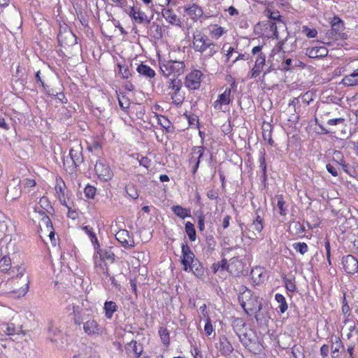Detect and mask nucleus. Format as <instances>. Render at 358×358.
<instances>
[{"mask_svg": "<svg viewBox=\"0 0 358 358\" xmlns=\"http://www.w3.org/2000/svg\"><path fill=\"white\" fill-rule=\"evenodd\" d=\"M193 48L201 53L206 58L212 57L218 52L219 46L213 43L209 37L198 31L193 36Z\"/></svg>", "mask_w": 358, "mask_h": 358, "instance_id": "obj_1", "label": "nucleus"}, {"mask_svg": "<svg viewBox=\"0 0 358 358\" xmlns=\"http://www.w3.org/2000/svg\"><path fill=\"white\" fill-rule=\"evenodd\" d=\"M238 300L244 312L250 317L260 304L266 301L264 298L255 295L250 289L239 294Z\"/></svg>", "mask_w": 358, "mask_h": 358, "instance_id": "obj_2", "label": "nucleus"}, {"mask_svg": "<svg viewBox=\"0 0 358 358\" xmlns=\"http://www.w3.org/2000/svg\"><path fill=\"white\" fill-rule=\"evenodd\" d=\"M331 29L328 30L323 39V43L331 45L338 40H345L347 34L343 31L345 29L343 21L338 16H334L331 21Z\"/></svg>", "mask_w": 358, "mask_h": 358, "instance_id": "obj_3", "label": "nucleus"}, {"mask_svg": "<svg viewBox=\"0 0 358 358\" xmlns=\"http://www.w3.org/2000/svg\"><path fill=\"white\" fill-rule=\"evenodd\" d=\"M83 162V156L82 147L78 144L76 147L71 148L69 150V156L63 159L64 166L69 172L76 171V169Z\"/></svg>", "mask_w": 358, "mask_h": 358, "instance_id": "obj_4", "label": "nucleus"}, {"mask_svg": "<svg viewBox=\"0 0 358 358\" xmlns=\"http://www.w3.org/2000/svg\"><path fill=\"white\" fill-rule=\"evenodd\" d=\"M159 64L162 75L166 78L171 76L174 78L184 72L185 64L182 62L169 60L160 62Z\"/></svg>", "mask_w": 358, "mask_h": 358, "instance_id": "obj_5", "label": "nucleus"}, {"mask_svg": "<svg viewBox=\"0 0 358 358\" xmlns=\"http://www.w3.org/2000/svg\"><path fill=\"white\" fill-rule=\"evenodd\" d=\"M271 306L266 300L260 304L259 308L252 313V317L255 319L257 324L261 327H267L271 319Z\"/></svg>", "mask_w": 358, "mask_h": 358, "instance_id": "obj_6", "label": "nucleus"}, {"mask_svg": "<svg viewBox=\"0 0 358 358\" xmlns=\"http://www.w3.org/2000/svg\"><path fill=\"white\" fill-rule=\"evenodd\" d=\"M94 171L99 179L103 182L110 181L114 176L107 160L103 157H99L96 160Z\"/></svg>", "mask_w": 358, "mask_h": 358, "instance_id": "obj_7", "label": "nucleus"}, {"mask_svg": "<svg viewBox=\"0 0 358 358\" xmlns=\"http://www.w3.org/2000/svg\"><path fill=\"white\" fill-rule=\"evenodd\" d=\"M181 260L183 271L190 272V266L197 259L195 257L194 253L187 243H182L181 245Z\"/></svg>", "mask_w": 358, "mask_h": 358, "instance_id": "obj_8", "label": "nucleus"}, {"mask_svg": "<svg viewBox=\"0 0 358 358\" xmlns=\"http://www.w3.org/2000/svg\"><path fill=\"white\" fill-rule=\"evenodd\" d=\"M73 315L74 323L80 325L92 318V310L80 306H73Z\"/></svg>", "mask_w": 358, "mask_h": 358, "instance_id": "obj_9", "label": "nucleus"}, {"mask_svg": "<svg viewBox=\"0 0 358 358\" xmlns=\"http://www.w3.org/2000/svg\"><path fill=\"white\" fill-rule=\"evenodd\" d=\"M57 38L59 45L64 48L72 46L77 43L76 35L68 28L60 30Z\"/></svg>", "mask_w": 358, "mask_h": 358, "instance_id": "obj_10", "label": "nucleus"}, {"mask_svg": "<svg viewBox=\"0 0 358 358\" xmlns=\"http://www.w3.org/2000/svg\"><path fill=\"white\" fill-rule=\"evenodd\" d=\"M124 350L128 357L140 358L143 355V347L141 343L131 340L124 345Z\"/></svg>", "mask_w": 358, "mask_h": 358, "instance_id": "obj_11", "label": "nucleus"}, {"mask_svg": "<svg viewBox=\"0 0 358 358\" xmlns=\"http://www.w3.org/2000/svg\"><path fill=\"white\" fill-rule=\"evenodd\" d=\"M204 152V147L202 146H194L193 147L192 152L190 153L191 158L189 159V164H194L192 167V174L195 175L197 172V170L199 167L201 158L203 156Z\"/></svg>", "mask_w": 358, "mask_h": 358, "instance_id": "obj_12", "label": "nucleus"}, {"mask_svg": "<svg viewBox=\"0 0 358 358\" xmlns=\"http://www.w3.org/2000/svg\"><path fill=\"white\" fill-rule=\"evenodd\" d=\"M203 73L199 70H194L189 73L185 78V85L189 90H197L201 85V78Z\"/></svg>", "mask_w": 358, "mask_h": 358, "instance_id": "obj_13", "label": "nucleus"}, {"mask_svg": "<svg viewBox=\"0 0 358 358\" xmlns=\"http://www.w3.org/2000/svg\"><path fill=\"white\" fill-rule=\"evenodd\" d=\"M341 263L347 273L354 274L358 271V259L352 255L343 256Z\"/></svg>", "mask_w": 358, "mask_h": 358, "instance_id": "obj_14", "label": "nucleus"}, {"mask_svg": "<svg viewBox=\"0 0 358 358\" xmlns=\"http://www.w3.org/2000/svg\"><path fill=\"white\" fill-rule=\"evenodd\" d=\"M300 101L306 106L310 104L311 101H313L312 94L309 92H306L302 94L299 97L293 98L289 103V108H293L294 111L296 113H300V106H298L300 103Z\"/></svg>", "mask_w": 358, "mask_h": 358, "instance_id": "obj_15", "label": "nucleus"}, {"mask_svg": "<svg viewBox=\"0 0 358 358\" xmlns=\"http://www.w3.org/2000/svg\"><path fill=\"white\" fill-rule=\"evenodd\" d=\"M115 238L125 248L134 247V239L130 237L129 232L127 229L119 230L115 234Z\"/></svg>", "mask_w": 358, "mask_h": 358, "instance_id": "obj_16", "label": "nucleus"}, {"mask_svg": "<svg viewBox=\"0 0 358 358\" xmlns=\"http://www.w3.org/2000/svg\"><path fill=\"white\" fill-rule=\"evenodd\" d=\"M83 330L89 336L99 335L102 333V327L95 320L92 318L84 322Z\"/></svg>", "mask_w": 358, "mask_h": 358, "instance_id": "obj_17", "label": "nucleus"}, {"mask_svg": "<svg viewBox=\"0 0 358 358\" xmlns=\"http://www.w3.org/2000/svg\"><path fill=\"white\" fill-rule=\"evenodd\" d=\"M115 255L111 252L110 249H106L103 250L101 248V252L99 254L96 253V251H94V254L93 256L94 262L95 266H97L98 264L101 266L102 262L105 260L110 261L113 262L115 259Z\"/></svg>", "mask_w": 358, "mask_h": 358, "instance_id": "obj_18", "label": "nucleus"}, {"mask_svg": "<svg viewBox=\"0 0 358 358\" xmlns=\"http://www.w3.org/2000/svg\"><path fill=\"white\" fill-rule=\"evenodd\" d=\"M217 348L219 349V351L223 356L229 355L234 350L232 345L225 336L220 337L219 343L217 344Z\"/></svg>", "mask_w": 358, "mask_h": 358, "instance_id": "obj_19", "label": "nucleus"}, {"mask_svg": "<svg viewBox=\"0 0 358 358\" xmlns=\"http://www.w3.org/2000/svg\"><path fill=\"white\" fill-rule=\"evenodd\" d=\"M128 15L138 23H150V19L148 17L146 14L140 9L137 10L134 6L130 8Z\"/></svg>", "mask_w": 358, "mask_h": 358, "instance_id": "obj_20", "label": "nucleus"}, {"mask_svg": "<svg viewBox=\"0 0 358 358\" xmlns=\"http://www.w3.org/2000/svg\"><path fill=\"white\" fill-rule=\"evenodd\" d=\"M82 230L88 236L94 247V251H96V253L99 254L101 252V245L93 228L90 225H85L82 227Z\"/></svg>", "mask_w": 358, "mask_h": 358, "instance_id": "obj_21", "label": "nucleus"}, {"mask_svg": "<svg viewBox=\"0 0 358 358\" xmlns=\"http://www.w3.org/2000/svg\"><path fill=\"white\" fill-rule=\"evenodd\" d=\"M231 89L226 88L224 92L218 96L217 99L214 102L213 107L217 110H221L222 105H228L231 102Z\"/></svg>", "mask_w": 358, "mask_h": 358, "instance_id": "obj_22", "label": "nucleus"}, {"mask_svg": "<svg viewBox=\"0 0 358 358\" xmlns=\"http://www.w3.org/2000/svg\"><path fill=\"white\" fill-rule=\"evenodd\" d=\"M183 8L185 13L194 21H196L203 14V11L201 7L197 6L195 3H192L189 6H185Z\"/></svg>", "mask_w": 358, "mask_h": 358, "instance_id": "obj_23", "label": "nucleus"}, {"mask_svg": "<svg viewBox=\"0 0 358 358\" xmlns=\"http://www.w3.org/2000/svg\"><path fill=\"white\" fill-rule=\"evenodd\" d=\"M162 16L171 24L177 26L180 28L182 27V23L181 22L180 19L172 9H163Z\"/></svg>", "mask_w": 358, "mask_h": 358, "instance_id": "obj_24", "label": "nucleus"}, {"mask_svg": "<svg viewBox=\"0 0 358 358\" xmlns=\"http://www.w3.org/2000/svg\"><path fill=\"white\" fill-rule=\"evenodd\" d=\"M266 62V56L263 53H260L258 55L255 64L253 68L251 69V78H256L260 74L261 71L263 70V67L265 65Z\"/></svg>", "mask_w": 358, "mask_h": 358, "instance_id": "obj_25", "label": "nucleus"}, {"mask_svg": "<svg viewBox=\"0 0 358 358\" xmlns=\"http://www.w3.org/2000/svg\"><path fill=\"white\" fill-rule=\"evenodd\" d=\"M305 67V64L299 59L287 58L282 63V68L285 71H292L296 68L303 69Z\"/></svg>", "mask_w": 358, "mask_h": 358, "instance_id": "obj_26", "label": "nucleus"}, {"mask_svg": "<svg viewBox=\"0 0 358 358\" xmlns=\"http://www.w3.org/2000/svg\"><path fill=\"white\" fill-rule=\"evenodd\" d=\"M328 50L324 46H313L307 49L306 55L310 58H318L327 56Z\"/></svg>", "mask_w": 358, "mask_h": 358, "instance_id": "obj_27", "label": "nucleus"}, {"mask_svg": "<svg viewBox=\"0 0 358 358\" xmlns=\"http://www.w3.org/2000/svg\"><path fill=\"white\" fill-rule=\"evenodd\" d=\"M331 356L332 358H338L339 356L340 352H342L345 350V347L341 340V338L338 336H335L334 339L333 337L331 338Z\"/></svg>", "mask_w": 358, "mask_h": 358, "instance_id": "obj_28", "label": "nucleus"}, {"mask_svg": "<svg viewBox=\"0 0 358 358\" xmlns=\"http://www.w3.org/2000/svg\"><path fill=\"white\" fill-rule=\"evenodd\" d=\"M118 310V306L115 301H106L103 304V312L105 317L110 320L112 319L113 314Z\"/></svg>", "mask_w": 358, "mask_h": 358, "instance_id": "obj_29", "label": "nucleus"}, {"mask_svg": "<svg viewBox=\"0 0 358 358\" xmlns=\"http://www.w3.org/2000/svg\"><path fill=\"white\" fill-rule=\"evenodd\" d=\"M341 83L348 87L358 85V69L355 70L352 73L345 76L343 78Z\"/></svg>", "mask_w": 358, "mask_h": 358, "instance_id": "obj_30", "label": "nucleus"}, {"mask_svg": "<svg viewBox=\"0 0 358 358\" xmlns=\"http://www.w3.org/2000/svg\"><path fill=\"white\" fill-rule=\"evenodd\" d=\"M137 72L146 78H153L156 73L155 71L149 66L141 64L136 68Z\"/></svg>", "mask_w": 358, "mask_h": 358, "instance_id": "obj_31", "label": "nucleus"}, {"mask_svg": "<svg viewBox=\"0 0 358 358\" xmlns=\"http://www.w3.org/2000/svg\"><path fill=\"white\" fill-rule=\"evenodd\" d=\"M171 210L176 216L182 219L191 217L190 209L183 208L180 205L173 206Z\"/></svg>", "mask_w": 358, "mask_h": 358, "instance_id": "obj_32", "label": "nucleus"}, {"mask_svg": "<svg viewBox=\"0 0 358 358\" xmlns=\"http://www.w3.org/2000/svg\"><path fill=\"white\" fill-rule=\"evenodd\" d=\"M190 268V272H192L196 277L201 278L204 275L205 268L198 259L191 264Z\"/></svg>", "mask_w": 358, "mask_h": 358, "instance_id": "obj_33", "label": "nucleus"}, {"mask_svg": "<svg viewBox=\"0 0 358 358\" xmlns=\"http://www.w3.org/2000/svg\"><path fill=\"white\" fill-rule=\"evenodd\" d=\"M148 34L155 39H161L162 38V29L159 24L154 22L150 26Z\"/></svg>", "mask_w": 358, "mask_h": 358, "instance_id": "obj_34", "label": "nucleus"}, {"mask_svg": "<svg viewBox=\"0 0 358 358\" xmlns=\"http://www.w3.org/2000/svg\"><path fill=\"white\" fill-rule=\"evenodd\" d=\"M100 136H91V141L88 143V150L91 152L101 151L102 148V141Z\"/></svg>", "mask_w": 358, "mask_h": 358, "instance_id": "obj_35", "label": "nucleus"}, {"mask_svg": "<svg viewBox=\"0 0 358 358\" xmlns=\"http://www.w3.org/2000/svg\"><path fill=\"white\" fill-rule=\"evenodd\" d=\"M275 300L279 303L278 307V312L280 314L285 313L288 308V305L285 297L282 294L277 293L275 294Z\"/></svg>", "mask_w": 358, "mask_h": 358, "instance_id": "obj_36", "label": "nucleus"}, {"mask_svg": "<svg viewBox=\"0 0 358 358\" xmlns=\"http://www.w3.org/2000/svg\"><path fill=\"white\" fill-rule=\"evenodd\" d=\"M282 279L285 283V289L287 292L294 293L296 292V285L295 284V278H287V275H284L282 276Z\"/></svg>", "mask_w": 358, "mask_h": 358, "instance_id": "obj_37", "label": "nucleus"}, {"mask_svg": "<svg viewBox=\"0 0 358 358\" xmlns=\"http://www.w3.org/2000/svg\"><path fill=\"white\" fill-rule=\"evenodd\" d=\"M21 180L19 178H13L8 185L7 187V195L9 194L11 188L15 189V194L13 195L11 199H17L21 194V190L19 189H16V187L20 185Z\"/></svg>", "mask_w": 358, "mask_h": 358, "instance_id": "obj_38", "label": "nucleus"}, {"mask_svg": "<svg viewBox=\"0 0 358 358\" xmlns=\"http://www.w3.org/2000/svg\"><path fill=\"white\" fill-rule=\"evenodd\" d=\"M185 230L190 241H195L196 239V232L194 225L189 221L185 224Z\"/></svg>", "mask_w": 358, "mask_h": 358, "instance_id": "obj_39", "label": "nucleus"}, {"mask_svg": "<svg viewBox=\"0 0 358 358\" xmlns=\"http://www.w3.org/2000/svg\"><path fill=\"white\" fill-rule=\"evenodd\" d=\"M182 87V82L180 80L176 78L175 77L171 79V82L169 85V88L174 90V92L171 94V99H174L175 96L179 93Z\"/></svg>", "mask_w": 358, "mask_h": 358, "instance_id": "obj_40", "label": "nucleus"}, {"mask_svg": "<svg viewBox=\"0 0 358 358\" xmlns=\"http://www.w3.org/2000/svg\"><path fill=\"white\" fill-rule=\"evenodd\" d=\"M212 269L214 273H217L219 270L230 272L229 265L225 258H223L220 262L214 263L212 266Z\"/></svg>", "mask_w": 358, "mask_h": 358, "instance_id": "obj_41", "label": "nucleus"}, {"mask_svg": "<svg viewBox=\"0 0 358 358\" xmlns=\"http://www.w3.org/2000/svg\"><path fill=\"white\" fill-rule=\"evenodd\" d=\"M277 207L281 216H286L288 213L287 206L283 199L282 195L277 196Z\"/></svg>", "mask_w": 358, "mask_h": 358, "instance_id": "obj_42", "label": "nucleus"}, {"mask_svg": "<svg viewBox=\"0 0 358 358\" xmlns=\"http://www.w3.org/2000/svg\"><path fill=\"white\" fill-rule=\"evenodd\" d=\"M11 268V259L8 256H3L0 259V271L6 273Z\"/></svg>", "mask_w": 358, "mask_h": 358, "instance_id": "obj_43", "label": "nucleus"}, {"mask_svg": "<svg viewBox=\"0 0 358 358\" xmlns=\"http://www.w3.org/2000/svg\"><path fill=\"white\" fill-rule=\"evenodd\" d=\"M231 326L236 334H238L245 327V324L242 318L235 317L231 322Z\"/></svg>", "mask_w": 358, "mask_h": 358, "instance_id": "obj_44", "label": "nucleus"}, {"mask_svg": "<svg viewBox=\"0 0 358 358\" xmlns=\"http://www.w3.org/2000/svg\"><path fill=\"white\" fill-rule=\"evenodd\" d=\"M161 341L164 345H169L170 343L169 331L166 328L160 327L158 330Z\"/></svg>", "mask_w": 358, "mask_h": 358, "instance_id": "obj_45", "label": "nucleus"}, {"mask_svg": "<svg viewBox=\"0 0 358 358\" xmlns=\"http://www.w3.org/2000/svg\"><path fill=\"white\" fill-rule=\"evenodd\" d=\"M117 67L119 69V74L122 76V78L127 79L131 76L129 67L127 64H118Z\"/></svg>", "mask_w": 358, "mask_h": 358, "instance_id": "obj_46", "label": "nucleus"}, {"mask_svg": "<svg viewBox=\"0 0 358 358\" xmlns=\"http://www.w3.org/2000/svg\"><path fill=\"white\" fill-rule=\"evenodd\" d=\"M292 353L294 358H305L304 348L300 345H294L292 348Z\"/></svg>", "mask_w": 358, "mask_h": 358, "instance_id": "obj_47", "label": "nucleus"}, {"mask_svg": "<svg viewBox=\"0 0 358 358\" xmlns=\"http://www.w3.org/2000/svg\"><path fill=\"white\" fill-rule=\"evenodd\" d=\"M292 248L297 252H299L301 255H304L306 253L308 250V245L304 242H298V243H294L292 244Z\"/></svg>", "mask_w": 358, "mask_h": 358, "instance_id": "obj_48", "label": "nucleus"}, {"mask_svg": "<svg viewBox=\"0 0 358 358\" xmlns=\"http://www.w3.org/2000/svg\"><path fill=\"white\" fill-rule=\"evenodd\" d=\"M224 33V28L219 27L217 24H213L210 26V34L216 38H220Z\"/></svg>", "mask_w": 358, "mask_h": 358, "instance_id": "obj_49", "label": "nucleus"}, {"mask_svg": "<svg viewBox=\"0 0 358 358\" xmlns=\"http://www.w3.org/2000/svg\"><path fill=\"white\" fill-rule=\"evenodd\" d=\"M37 207L35 208V211L36 212H38V210H37ZM38 213L43 216L42 217V221L43 222V223L46 225V227L48 229H50L51 230H52L54 228H53V225H52V221L50 219V217L45 214V211L43 210H39L38 211Z\"/></svg>", "mask_w": 358, "mask_h": 358, "instance_id": "obj_50", "label": "nucleus"}, {"mask_svg": "<svg viewBox=\"0 0 358 358\" xmlns=\"http://www.w3.org/2000/svg\"><path fill=\"white\" fill-rule=\"evenodd\" d=\"M84 193L87 199H94L96 193V188L92 185H87L84 189Z\"/></svg>", "mask_w": 358, "mask_h": 358, "instance_id": "obj_51", "label": "nucleus"}, {"mask_svg": "<svg viewBox=\"0 0 358 358\" xmlns=\"http://www.w3.org/2000/svg\"><path fill=\"white\" fill-rule=\"evenodd\" d=\"M126 192L131 199H136L138 197L139 194L134 185H129L126 187Z\"/></svg>", "mask_w": 358, "mask_h": 358, "instance_id": "obj_52", "label": "nucleus"}, {"mask_svg": "<svg viewBox=\"0 0 358 358\" xmlns=\"http://www.w3.org/2000/svg\"><path fill=\"white\" fill-rule=\"evenodd\" d=\"M302 32L308 38H315L317 35V31L315 29H310L307 26H303Z\"/></svg>", "mask_w": 358, "mask_h": 358, "instance_id": "obj_53", "label": "nucleus"}, {"mask_svg": "<svg viewBox=\"0 0 358 358\" xmlns=\"http://www.w3.org/2000/svg\"><path fill=\"white\" fill-rule=\"evenodd\" d=\"M65 187V183L64 182V180L60 178L59 179H57V185L55 186V190H56V192L58 194H61L62 196L64 195V189Z\"/></svg>", "mask_w": 358, "mask_h": 358, "instance_id": "obj_54", "label": "nucleus"}, {"mask_svg": "<svg viewBox=\"0 0 358 358\" xmlns=\"http://www.w3.org/2000/svg\"><path fill=\"white\" fill-rule=\"evenodd\" d=\"M294 229L298 236L303 237L305 236V227L302 224H301L300 222H294Z\"/></svg>", "mask_w": 358, "mask_h": 358, "instance_id": "obj_55", "label": "nucleus"}, {"mask_svg": "<svg viewBox=\"0 0 358 358\" xmlns=\"http://www.w3.org/2000/svg\"><path fill=\"white\" fill-rule=\"evenodd\" d=\"M204 331L207 336H210L212 333L214 331V328L213 327L212 322L210 317H208V319L206 320Z\"/></svg>", "mask_w": 358, "mask_h": 358, "instance_id": "obj_56", "label": "nucleus"}, {"mask_svg": "<svg viewBox=\"0 0 358 358\" xmlns=\"http://www.w3.org/2000/svg\"><path fill=\"white\" fill-rule=\"evenodd\" d=\"M138 162L141 166L145 167L147 169H149L152 164L150 159H149L148 157L142 155H141L140 158L138 159Z\"/></svg>", "mask_w": 358, "mask_h": 358, "instance_id": "obj_57", "label": "nucleus"}, {"mask_svg": "<svg viewBox=\"0 0 358 358\" xmlns=\"http://www.w3.org/2000/svg\"><path fill=\"white\" fill-rule=\"evenodd\" d=\"M259 168L261 173H266V163L265 159V152H262L259 157Z\"/></svg>", "mask_w": 358, "mask_h": 358, "instance_id": "obj_58", "label": "nucleus"}, {"mask_svg": "<svg viewBox=\"0 0 358 358\" xmlns=\"http://www.w3.org/2000/svg\"><path fill=\"white\" fill-rule=\"evenodd\" d=\"M6 329L3 331L8 336H13L16 334V329L14 324H5L3 325Z\"/></svg>", "mask_w": 358, "mask_h": 358, "instance_id": "obj_59", "label": "nucleus"}, {"mask_svg": "<svg viewBox=\"0 0 358 358\" xmlns=\"http://www.w3.org/2000/svg\"><path fill=\"white\" fill-rule=\"evenodd\" d=\"M262 134H266L267 132L271 134L273 131V126L266 122H264L262 126Z\"/></svg>", "mask_w": 358, "mask_h": 358, "instance_id": "obj_60", "label": "nucleus"}, {"mask_svg": "<svg viewBox=\"0 0 358 358\" xmlns=\"http://www.w3.org/2000/svg\"><path fill=\"white\" fill-rule=\"evenodd\" d=\"M38 204L44 210L51 205L48 198L46 196H42L40 199Z\"/></svg>", "mask_w": 358, "mask_h": 358, "instance_id": "obj_61", "label": "nucleus"}, {"mask_svg": "<svg viewBox=\"0 0 358 358\" xmlns=\"http://www.w3.org/2000/svg\"><path fill=\"white\" fill-rule=\"evenodd\" d=\"M334 155V160L336 162V163H338L339 165H341L342 164L345 162L344 160V157L340 151H335Z\"/></svg>", "mask_w": 358, "mask_h": 358, "instance_id": "obj_62", "label": "nucleus"}, {"mask_svg": "<svg viewBox=\"0 0 358 358\" xmlns=\"http://www.w3.org/2000/svg\"><path fill=\"white\" fill-rule=\"evenodd\" d=\"M118 102L122 109L125 110L129 108V101L124 96L122 98H118Z\"/></svg>", "mask_w": 358, "mask_h": 358, "instance_id": "obj_63", "label": "nucleus"}, {"mask_svg": "<svg viewBox=\"0 0 358 358\" xmlns=\"http://www.w3.org/2000/svg\"><path fill=\"white\" fill-rule=\"evenodd\" d=\"M320 353L322 358H326L329 354V346L327 344H324L320 349Z\"/></svg>", "mask_w": 358, "mask_h": 358, "instance_id": "obj_64", "label": "nucleus"}]
</instances>
